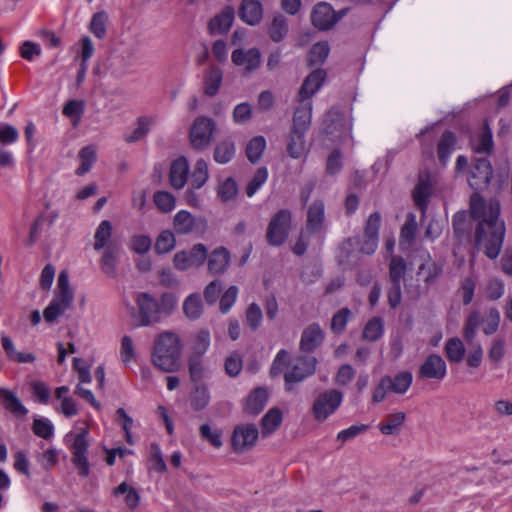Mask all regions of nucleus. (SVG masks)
<instances>
[{
    "label": "nucleus",
    "instance_id": "f257e3e1",
    "mask_svg": "<svg viewBox=\"0 0 512 512\" xmlns=\"http://www.w3.org/2000/svg\"><path fill=\"white\" fill-rule=\"evenodd\" d=\"M500 212L498 200L486 201L478 193L472 194L470 216L475 222V245L490 259L499 256L506 233L505 222L500 218Z\"/></svg>",
    "mask_w": 512,
    "mask_h": 512
},
{
    "label": "nucleus",
    "instance_id": "f03ea898",
    "mask_svg": "<svg viewBox=\"0 0 512 512\" xmlns=\"http://www.w3.org/2000/svg\"><path fill=\"white\" fill-rule=\"evenodd\" d=\"M135 302L138 313L134 319L138 327L161 322L163 316H170L178 306V298L172 292L162 293L159 300L147 292H141L137 294Z\"/></svg>",
    "mask_w": 512,
    "mask_h": 512
},
{
    "label": "nucleus",
    "instance_id": "7ed1b4c3",
    "mask_svg": "<svg viewBox=\"0 0 512 512\" xmlns=\"http://www.w3.org/2000/svg\"><path fill=\"white\" fill-rule=\"evenodd\" d=\"M182 343L177 333L164 331L155 341L152 352L153 364L164 372H175L180 368Z\"/></svg>",
    "mask_w": 512,
    "mask_h": 512
},
{
    "label": "nucleus",
    "instance_id": "20e7f679",
    "mask_svg": "<svg viewBox=\"0 0 512 512\" xmlns=\"http://www.w3.org/2000/svg\"><path fill=\"white\" fill-rule=\"evenodd\" d=\"M88 435V429L83 428L78 433H69L66 436V439L71 442L72 463L82 477H87L90 473V466L86 457L89 447Z\"/></svg>",
    "mask_w": 512,
    "mask_h": 512
},
{
    "label": "nucleus",
    "instance_id": "39448f33",
    "mask_svg": "<svg viewBox=\"0 0 512 512\" xmlns=\"http://www.w3.org/2000/svg\"><path fill=\"white\" fill-rule=\"evenodd\" d=\"M343 401V394L336 390L330 389L321 392L312 405V413L318 422H323L334 414Z\"/></svg>",
    "mask_w": 512,
    "mask_h": 512
},
{
    "label": "nucleus",
    "instance_id": "423d86ee",
    "mask_svg": "<svg viewBox=\"0 0 512 512\" xmlns=\"http://www.w3.org/2000/svg\"><path fill=\"white\" fill-rule=\"evenodd\" d=\"M215 122L206 116L197 117L191 125L189 139L191 146L197 150L206 149L211 143Z\"/></svg>",
    "mask_w": 512,
    "mask_h": 512
},
{
    "label": "nucleus",
    "instance_id": "0eeeda50",
    "mask_svg": "<svg viewBox=\"0 0 512 512\" xmlns=\"http://www.w3.org/2000/svg\"><path fill=\"white\" fill-rule=\"evenodd\" d=\"M291 228V213L288 210H280L270 220L267 228L266 238L270 245H282Z\"/></svg>",
    "mask_w": 512,
    "mask_h": 512
},
{
    "label": "nucleus",
    "instance_id": "6e6552de",
    "mask_svg": "<svg viewBox=\"0 0 512 512\" xmlns=\"http://www.w3.org/2000/svg\"><path fill=\"white\" fill-rule=\"evenodd\" d=\"M208 251L204 244L194 245L189 252L179 251L174 255L173 264L177 270L185 271L200 267L207 259Z\"/></svg>",
    "mask_w": 512,
    "mask_h": 512
},
{
    "label": "nucleus",
    "instance_id": "1a4fd4ad",
    "mask_svg": "<svg viewBox=\"0 0 512 512\" xmlns=\"http://www.w3.org/2000/svg\"><path fill=\"white\" fill-rule=\"evenodd\" d=\"M317 360L313 356L298 357L293 361L291 369L285 373L286 389H292L291 384L303 381L312 375L316 369Z\"/></svg>",
    "mask_w": 512,
    "mask_h": 512
},
{
    "label": "nucleus",
    "instance_id": "9d476101",
    "mask_svg": "<svg viewBox=\"0 0 512 512\" xmlns=\"http://www.w3.org/2000/svg\"><path fill=\"white\" fill-rule=\"evenodd\" d=\"M258 429L255 425L238 426L232 435V447L236 453H243L252 448L258 439Z\"/></svg>",
    "mask_w": 512,
    "mask_h": 512
},
{
    "label": "nucleus",
    "instance_id": "9b49d317",
    "mask_svg": "<svg viewBox=\"0 0 512 512\" xmlns=\"http://www.w3.org/2000/svg\"><path fill=\"white\" fill-rule=\"evenodd\" d=\"M492 174V166L489 160L485 157L477 158L470 171L469 185L474 190L482 189L489 184Z\"/></svg>",
    "mask_w": 512,
    "mask_h": 512
},
{
    "label": "nucleus",
    "instance_id": "f8f14e48",
    "mask_svg": "<svg viewBox=\"0 0 512 512\" xmlns=\"http://www.w3.org/2000/svg\"><path fill=\"white\" fill-rule=\"evenodd\" d=\"M74 292L69 285V275L63 270L59 273L55 294L50 302L63 311H67L73 303Z\"/></svg>",
    "mask_w": 512,
    "mask_h": 512
},
{
    "label": "nucleus",
    "instance_id": "ddd939ff",
    "mask_svg": "<svg viewBox=\"0 0 512 512\" xmlns=\"http://www.w3.org/2000/svg\"><path fill=\"white\" fill-rule=\"evenodd\" d=\"M447 373V366L444 359L432 354L426 358L419 369V377L423 379L442 380Z\"/></svg>",
    "mask_w": 512,
    "mask_h": 512
},
{
    "label": "nucleus",
    "instance_id": "4468645a",
    "mask_svg": "<svg viewBox=\"0 0 512 512\" xmlns=\"http://www.w3.org/2000/svg\"><path fill=\"white\" fill-rule=\"evenodd\" d=\"M337 17L331 5L318 3L314 6L311 14L312 24L320 30H328L337 22Z\"/></svg>",
    "mask_w": 512,
    "mask_h": 512
},
{
    "label": "nucleus",
    "instance_id": "2eb2a0df",
    "mask_svg": "<svg viewBox=\"0 0 512 512\" xmlns=\"http://www.w3.org/2000/svg\"><path fill=\"white\" fill-rule=\"evenodd\" d=\"M433 189V179L428 172H421L419 174L418 183L413 191V200L415 205L425 211L428 205L429 197Z\"/></svg>",
    "mask_w": 512,
    "mask_h": 512
},
{
    "label": "nucleus",
    "instance_id": "dca6fc26",
    "mask_svg": "<svg viewBox=\"0 0 512 512\" xmlns=\"http://www.w3.org/2000/svg\"><path fill=\"white\" fill-rule=\"evenodd\" d=\"M326 79V73L322 69H317L311 72L304 80L300 91L299 101H311V97L314 96Z\"/></svg>",
    "mask_w": 512,
    "mask_h": 512
},
{
    "label": "nucleus",
    "instance_id": "f3484780",
    "mask_svg": "<svg viewBox=\"0 0 512 512\" xmlns=\"http://www.w3.org/2000/svg\"><path fill=\"white\" fill-rule=\"evenodd\" d=\"M232 62L236 66H242L247 72H252L260 66L261 54L256 48L244 51L242 49H236L232 52Z\"/></svg>",
    "mask_w": 512,
    "mask_h": 512
},
{
    "label": "nucleus",
    "instance_id": "a211bd4d",
    "mask_svg": "<svg viewBox=\"0 0 512 512\" xmlns=\"http://www.w3.org/2000/svg\"><path fill=\"white\" fill-rule=\"evenodd\" d=\"M239 17L249 25H257L263 17L262 3L259 0H242Z\"/></svg>",
    "mask_w": 512,
    "mask_h": 512
},
{
    "label": "nucleus",
    "instance_id": "6ab92c4d",
    "mask_svg": "<svg viewBox=\"0 0 512 512\" xmlns=\"http://www.w3.org/2000/svg\"><path fill=\"white\" fill-rule=\"evenodd\" d=\"M198 223L204 224L203 219L195 218L187 210H179L173 219V228L179 235H187L195 231Z\"/></svg>",
    "mask_w": 512,
    "mask_h": 512
},
{
    "label": "nucleus",
    "instance_id": "aec40b11",
    "mask_svg": "<svg viewBox=\"0 0 512 512\" xmlns=\"http://www.w3.org/2000/svg\"><path fill=\"white\" fill-rule=\"evenodd\" d=\"M189 173V163L185 157L173 161L170 167V183L173 188L181 189L185 186Z\"/></svg>",
    "mask_w": 512,
    "mask_h": 512
},
{
    "label": "nucleus",
    "instance_id": "412c9836",
    "mask_svg": "<svg viewBox=\"0 0 512 512\" xmlns=\"http://www.w3.org/2000/svg\"><path fill=\"white\" fill-rule=\"evenodd\" d=\"M304 132L293 131L286 138V150L288 155L293 159H300L307 155V147Z\"/></svg>",
    "mask_w": 512,
    "mask_h": 512
},
{
    "label": "nucleus",
    "instance_id": "4be33fe9",
    "mask_svg": "<svg viewBox=\"0 0 512 512\" xmlns=\"http://www.w3.org/2000/svg\"><path fill=\"white\" fill-rule=\"evenodd\" d=\"M312 119V102L304 101L296 108L293 115L292 129L306 133L310 127Z\"/></svg>",
    "mask_w": 512,
    "mask_h": 512
},
{
    "label": "nucleus",
    "instance_id": "5701e85b",
    "mask_svg": "<svg viewBox=\"0 0 512 512\" xmlns=\"http://www.w3.org/2000/svg\"><path fill=\"white\" fill-rule=\"evenodd\" d=\"M324 334L318 324H311L302 333L300 347L302 351L311 352L323 341Z\"/></svg>",
    "mask_w": 512,
    "mask_h": 512
},
{
    "label": "nucleus",
    "instance_id": "b1692460",
    "mask_svg": "<svg viewBox=\"0 0 512 512\" xmlns=\"http://www.w3.org/2000/svg\"><path fill=\"white\" fill-rule=\"evenodd\" d=\"M230 263V253L224 247L211 252L208 257V270L212 274H221L226 271Z\"/></svg>",
    "mask_w": 512,
    "mask_h": 512
},
{
    "label": "nucleus",
    "instance_id": "393cba45",
    "mask_svg": "<svg viewBox=\"0 0 512 512\" xmlns=\"http://www.w3.org/2000/svg\"><path fill=\"white\" fill-rule=\"evenodd\" d=\"M1 344L7 358L12 362L33 363L36 359L32 353L17 351L13 340L5 334L1 335Z\"/></svg>",
    "mask_w": 512,
    "mask_h": 512
},
{
    "label": "nucleus",
    "instance_id": "a878e982",
    "mask_svg": "<svg viewBox=\"0 0 512 512\" xmlns=\"http://www.w3.org/2000/svg\"><path fill=\"white\" fill-rule=\"evenodd\" d=\"M0 400L5 409L16 416H25L28 413L21 400L9 389L0 388Z\"/></svg>",
    "mask_w": 512,
    "mask_h": 512
},
{
    "label": "nucleus",
    "instance_id": "bb28decb",
    "mask_svg": "<svg viewBox=\"0 0 512 512\" xmlns=\"http://www.w3.org/2000/svg\"><path fill=\"white\" fill-rule=\"evenodd\" d=\"M471 147L476 154H489L493 147L492 133L485 125L471 138Z\"/></svg>",
    "mask_w": 512,
    "mask_h": 512
},
{
    "label": "nucleus",
    "instance_id": "cd10ccee",
    "mask_svg": "<svg viewBox=\"0 0 512 512\" xmlns=\"http://www.w3.org/2000/svg\"><path fill=\"white\" fill-rule=\"evenodd\" d=\"M234 20V11L231 8L224 9L221 13L214 16L209 22V30L211 33H226Z\"/></svg>",
    "mask_w": 512,
    "mask_h": 512
},
{
    "label": "nucleus",
    "instance_id": "c85d7f7f",
    "mask_svg": "<svg viewBox=\"0 0 512 512\" xmlns=\"http://www.w3.org/2000/svg\"><path fill=\"white\" fill-rule=\"evenodd\" d=\"M182 310L185 317L191 321L197 320L203 314V302L199 293L188 295L183 301Z\"/></svg>",
    "mask_w": 512,
    "mask_h": 512
},
{
    "label": "nucleus",
    "instance_id": "c756f323",
    "mask_svg": "<svg viewBox=\"0 0 512 512\" xmlns=\"http://www.w3.org/2000/svg\"><path fill=\"white\" fill-rule=\"evenodd\" d=\"M119 261V250L114 247H107L101 257L100 267L102 272L110 278L117 276V265Z\"/></svg>",
    "mask_w": 512,
    "mask_h": 512
},
{
    "label": "nucleus",
    "instance_id": "7c9ffc66",
    "mask_svg": "<svg viewBox=\"0 0 512 512\" xmlns=\"http://www.w3.org/2000/svg\"><path fill=\"white\" fill-rule=\"evenodd\" d=\"M420 257L422 262L419 265L417 275L422 277L424 282L429 283L439 275L440 268L431 259V256L427 251H422L420 253Z\"/></svg>",
    "mask_w": 512,
    "mask_h": 512
},
{
    "label": "nucleus",
    "instance_id": "2f4dec72",
    "mask_svg": "<svg viewBox=\"0 0 512 512\" xmlns=\"http://www.w3.org/2000/svg\"><path fill=\"white\" fill-rule=\"evenodd\" d=\"M268 400V393L264 388L254 389L247 397L245 410L246 412L256 415L265 407Z\"/></svg>",
    "mask_w": 512,
    "mask_h": 512
},
{
    "label": "nucleus",
    "instance_id": "473e14b6",
    "mask_svg": "<svg viewBox=\"0 0 512 512\" xmlns=\"http://www.w3.org/2000/svg\"><path fill=\"white\" fill-rule=\"evenodd\" d=\"M283 420L282 411L279 408H271L261 420V431L263 436L273 434L281 425Z\"/></svg>",
    "mask_w": 512,
    "mask_h": 512
},
{
    "label": "nucleus",
    "instance_id": "72a5a7b5",
    "mask_svg": "<svg viewBox=\"0 0 512 512\" xmlns=\"http://www.w3.org/2000/svg\"><path fill=\"white\" fill-rule=\"evenodd\" d=\"M80 161L79 167L76 169L78 176H83L88 173L94 165L97 158L96 148L92 145L83 147L78 154Z\"/></svg>",
    "mask_w": 512,
    "mask_h": 512
},
{
    "label": "nucleus",
    "instance_id": "f704fd0d",
    "mask_svg": "<svg viewBox=\"0 0 512 512\" xmlns=\"http://www.w3.org/2000/svg\"><path fill=\"white\" fill-rule=\"evenodd\" d=\"M406 415L404 412H396L389 414L386 419L379 423L378 428L384 435L397 434L405 421Z\"/></svg>",
    "mask_w": 512,
    "mask_h": 512
},
{
    "label": "nucleus",
    "instance_id": "c9c22d12",
    "mask_svg": "<svg viewBox=\"0 0 512 512\" xmlns=\"http://www.w3.org/2000/svg\"><path fill=\"white\" fill-rule=\"evenodd\" d=\"M324 220V203L322 201L314 202L308 210L307 230L316 232L321 228Z\"/></svg>",
    "mask_w": 512,
    "mask_h": 512
},
{
    "label": "nucleus",
    "instance_id": "e433bc0d",
    "mask_svg": "<svg viewBox=\"0 0 512 512\" xmlns=\"http://www.w3.org/2000/svg\"><path fill=\"white\" fill-rule=\"evenodd\" d=\"M223 74L221 69L217 67H211L204 78V91L208 96H214L222 83Z\"/></svg>",
    "mask_w": 512,
    "mask_h": 512
},
{
    "label": "nucleus",
    "instance_id": "4c0bfd02",
    "mask_svg": "<svg viewBox=\"0 0 512 512\" xmlns=\"http://www.w3.org/2000/svg\"><path fill=\"white\" fill-rule=\"evenodd\" d=\"M407 270L405 260L399 256H393L389 263L390 283L401 284Z\"/></svg>",
    "mask_w": 512,
    "mask_h": 512
},
{
    "label": "nucleus",
    "instance_id": "58836bf2",
    "mask_svg": "<svg viewBox=\"0 0 512 512\" xmlns=\"http://www.w3.org/2000/svg\"><path fill=\"white\" fill-rule=\"evenodd\" d=\"M235 155V145L231 140L221 141L215 148L214 160L220 164H226L232 160Z\"/></svg>",
    "mask_w": 512,
    "mask_h": 512
},
{
    "label": "nucleus",
    "instance_id": "ea45409f",
    "mask_svg": "<svg viewBox=\"0 0 512 512\" xmlns=\"http://www.w3.org/2000/svg\"><path fill=\"white\" fill-rule=\"evenodd\" d=\"M175 246L176 238L174 233L170 230H164L158 235L155 241L154 249L157 254H166L172 251Z\"/></svg>",
    "mask_w": 512,
    "mask_h": 512
},
{
    "label": "nucleus",
    "instance_id": "a19ab883",
    "mask_svg": "<svg viewBox=\"0 0 512 512\" xmlns=\"http://www.w3.org/2000/svg\"><path fill=\"white\" fill-rule=\"evenodd\" d=\"M416 230L417 223L415 217L411 215L408 217L401 229L399 245L402 249H406L412 244L415 238Z\"/></svg>",
    "mask_w": 512,
    "mask_h": 512
},
{
    "label": "nucleus",
    "instance_id": "79ce46f5",
    "mask_svg": "<svg viewBox=\"0 0 512 512\" xmlns=\"http://www.w3.org/2000/svg\"><path fill=\"white\" fill-rule=\"evenodd\" d=\"M445 352L451 362L459 363L465 356V347L459 338H451L446 342Z\"/></svg>",
    "mask_w": 512,
    "mask_h": 512
},
{
    "label": "nucleus",
    "instance_id": "37998d69",
    "mask_svg": "<svg viewBox=\"0 0 512 512\" xmlns=\"http://www.w3.org/2000/svg\"><path fill=\"white\" fill-rule=\"evenodd\" d=\"M209 178L208 164L204 159H199L191 175V185L195 189H200Z\"/></svg>",
    "mask_w": 512,
    "mask_h": 512
},
{
    "label": "nucleus",
    "instance_id": "c03bdc74",
    "mask_svg": "<svg viewBox=\"0 0 512 512\" xmlns=\"http://www.w3.org/2000/svg\"><path fill=\"white\" fill-rule=\"evenodd\" d=\"M112 234V225L108 220H103L97 227L94 235V249L101 250L106 246Z\"/></svg>",
    "mask_w": 512,
    "mask_h": 512
},
{
    "label": "nucleus",
    "instance_id": "a18cd8bd",
    "mask_svg": "<svg viewBox=\"0 0 512 512\" xmlns=\"http://www.w3.org/2000/svg\"><path fill=\"white\" fill-rule=\"evenodd\" d=\"M288 32L287 20L283 15H276L269 26V35L274 42H280Z\"/></svg>",
    "mask_w": 512,
    "mask_h": 512
},
{
    "label": "nucleus",
    "instance_id": "49530a36",
    "mask_svg": "<svg viewBox=\"0 0 512 512\" xmlns=\"http://www.w3.org/2000/svg\"><path fill=\"white\" fill-rule=\"evenodd\" d=\"M115 496L125 495V503L131 508L135 509L139 505L140 496L135 488L130 487L126 482L119 484L114 490Z\"/></svg>",
    "mask_w": 512,
    "mask_h": 512
},
{
    "label": "nucleus",
    "instance_id": "de8ad7c7",
    "mask_svg": "<svg viewBox=\"0 0 512 512\" xmlns=\"http://www.w3.org/2000/svg\"><path fill=\"white\" fill-rule=\"evenodd\" d=\"M154 120L151 117H141L138 119L137 127L129 134L125 135V141L128 143L136 142L147 135Z\"/></svg>",
    "mask_w": 512,
    "mask_h": 512
},
{
    "label": "nucleus",
    "instance_id": "09e8293b",
    "mask_svg": "<svg viewBox=\"0 0 512 512\" xmlns=\"http://www.w3.org/2000/svg\"><path fill=\"white\" fill-rule=\"evenodd\" d=\"M330 52V47L328 42L322 41L315 43L308 55V63L309 65H318L322 64L326 58L328 57Z\"/></svg>",
    "mask_w": 512,
    "mask_h": 512
},
{
    "label": "nucleus",
    "instance_id": "8fccbe9b",
    "mask_svg": "<svg viewBox=\"0 0 512 512\" xmlns=\"http://www.w3.org/2000/svg\"><path fill=\"white\" fill-rule=\"evenodd\" d=\"M456 142L455 135L450 132L446 131L438 144V156L442 163H446V161L449 159L451 153L453 152V148Z\"/></svg>",
    "mask_w": 512,
    "mask_h": 512
},
{
    "label": "nucleus",
    "instance_id": "3c124183",
    "mask_svg": "<svg viewBox=\"0 0 512 512\" xmlns=\"http://www.w3.org/2000/svg\"><path fill=\"white\" fill-rule=\"evenodd\" d=\"M217 194L222 202L227 203L233 201L238 194V185L236 181L231 177L225 179L219 184Z\"/></svg>",
    "mask_w": 512,
    "mask_h": 512
},
{
    "label": "nucleus",
    "instance_id": "603ef678",
    "mask_svg": "<svg viewBox=\"0 0 512 512\" xmlns=\"http://www.w3.org/2000/svg\"><path fill=\"white\" fill-rule=\"evenodd\" d=\"M265 149H266V140L263 136H256V137L252 138L246 147V154H247L248 159L252 163L257 162L261 158Z\"/></svg>",
    "mask_w": 512,
    "mask_h": 512
},
{
    "label": "nucleus",
    "instance_id": "864d4df0",
    "mask_svg": "<svg viewBox=\"0 0 512 512\" xmlns=\"http://www.w3.org/2000/svg\"><path fill=\"white\" fill-rule=\"evenodd\" d=\"M383 332V320L380 317H374L364 327L363 337L368 341H376L383 335Z\"/></svg>",
    "mask_w": 512,
    "mask_h": 512
},
{
    "label": "nucleus",
    "instance_id": "5fc2aeb1",
    "mask_svg": "<svg viewBox=\"0 0 512 512\" xmlns=\"http://www.w3.org/2000/svg\"><path fill=\"white\" fill-rule=\"evenodd\" d=\"M412 384V374L408 371L398 373L394 378H391V392L397 394H404Z\"/></svg>",
    "mask_w": 512,
    "mask_h": 512
},
{
    "label": "nucleus",
    "instance_id": "6e6d98bb",
    "mask_svg": "<svg viewBox=\"0 0 512 512\" xmlns=\"http://www.w3.org/2000/svg\"><path fill=\"white\" fill-rule=\"evenodd\" d=\"M210 342V332L207 329H201L194 336L192 344L193 353L202 356L208 350Z\"/></svg>",
    "mask_w": 512,
    "mask_h": 512
},
{
    "label": "nucleus",
    "instance_id": "4d7b16f0",
    "mask_svg": "<svg viewBox=\"0 0 512 512\" xmlns=\"http://www.w3.org/2000/svg\"><path fill=\"white\" fill-rule=\"evenodd\" d=\"M154 203L161 212L169 213L175 208L176 199L167 191H158L154 194Z\"/></svg>",
    "mask_w": 512,
    "mask_h": 512
},
{
    "label": "nucleus",
    "instance_id": "13d9d810",
    "mask_svg": "<svg viewBox=\"0 0 512 512\" xmlns=\"http://www.w3.org/2000/svg\"><path fill=\"white\" fill-rule=\"evenodd\" d=\"M453 228L455 235L460 239L465 235H470L471 225L466 212H457L454 215Z\"/></svg>",
    "mask_w": 512,
    "mask_h": 512
},
{
    "label": "nucleus",
    "instance_id": "bf43d9fd",
    "mask_svg": "<svg viewBox=\"0 0 512 512\" xmlns=\"http://www.w3.org/2000/svg\"><path fill=\"white\" fill-rule=\"evenodd\" d=\"M268 170L265 167H261L257 170L255 175L252 177L246 188V194L248 197H252L260 189V187L267 181Z\"/></svg>",
    "mask_w": 512,
    "mask_h": 512
},
{
    "label": "nucleus",
    "instance_id": "052dcab7",
    "mask_svg": "<svg viewBox=\"0 0 512 512\" xmlns=\"http://www.w3.org/2000/svg\"><path fill=\"white\" fill-rule=\"evenodd\" d=\"M107 19L105 12H98L91 19L90 31L99 39H102L106 34Z\"/></svg>",
    "mask_w": 512,
    "mask_h": 512
},
{
    "label": "nucleus",
    "instance_id": "680f3d73",
    "mask_svg": "<svg viewBox=\"0 0 512 512\" xmlns=\"http://www.w3.org/2000/svg\"><path fill=\"white\" fill-rule=\"evenodd\" d=\"M120 357L124 365H128L135 360L136 353L133 341L128 335L123 336L121 339Z\"/></svg>",
    "mask_w": 512,
    "mask_h": 512
},
{
    "label": "nucleus",
    "instance_id": "e2e57ef3",
    "mask_svg": "<svg viewBox=\"0 0 512 512\" xmlns=\"http://www.w3.org/2000/svg\"><path fill=\"white\" fill-rule=\"evenodd\" d=\"M150 463V468L158 473H164L167 470L160 446L156 443H152L150 446Z\"/></svg>",
    "mask_w": 512,
    "mask_h": 512
},
{
    "label": "nucleus",
    "instance_id": "0e129e2a",
    "mask_svg": "<svg viewBox=\"0 0 512 512\" xmlns=\"http://www.w3.org/2000/svg\"><path fill=\"white\" fill-rule=\"evenodd\" d=\"M210 401V394L207 388L197 387L191 395V405L195 410L204 409Z\"/></svg>",
    "mask_w": 512,
    "mask_h": 512
},
{
    "label": "nucleus",
    "instance_id": "69168bd1",
    "mask_svg": "<svg viewBox=\"0 0 512 512\" xmlns=\"http://www.w3.org/2000/svg\"><path fill=\"white\" fill-rule=\"evenodd\" d=\"M500 313L497 309H490L482 323V330L486 335L493 334L498 329Z\"/></svg>",
    "mask_w": 512,
    "mask_h": 512
},
{
    "label": "nucleus",
    "instance_id": "338daca9",
    "mask_svg": "<svg viewBox=\"0 0 512 512\" xmlns=\"http://www.w3.org/2000/svg\"><path fill=\"white\" fill-rule=\"evenodd\" d=\"M238 296V288L234 285L230 286L221 296L219 309L221 313L226 314L230 311Z\"/></svg>",
    "mask_w": 512,
    "mask_h": 512
},
{
    "label": "nucleus",
    "instance_id": "774afa93",
    "mask_svg": "<svg viewBox=\"0 0 512 512\" xmlns=\"http://www.w3.org/2000/svg\"><path fill=\"white\" fill-rule=\"evenodd\" d=\"M33 432L41 438L49 439L54 433V426L52 422L46 418L35 419Z\"/></svg>",
    "mask_w": 512,
    "mask_h": 512
}]
</instances>
